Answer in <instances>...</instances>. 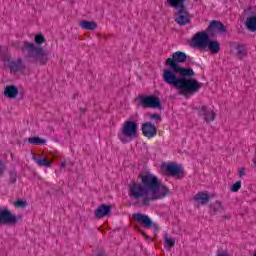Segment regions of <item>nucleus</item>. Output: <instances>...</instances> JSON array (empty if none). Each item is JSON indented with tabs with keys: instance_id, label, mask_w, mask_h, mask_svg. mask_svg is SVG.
Returning <instances> with one entry per match:
<instances>
[{
	"instance_id": "f257e3e1",
	"label": "nucleus",
	"mask_w": 256,
	"mask_h": 256,
	"mask_svg": "<svg viewBox=\"0 0 256 256\" xmlns=\"http://www.w3.org/2000/svg\"><path fill=\"white\" fill-rule=\"evenodd\" d=\"M187 61L185 52L177 51L172 54L171 58L165 61L167 69L163 70L162 79L166 85H170L174 89H178L179 95H193L197 93L203 83L197 81L195 71L191 67H182L179 63Z\"/></svg>"
},
{
	"instance_id": "f03ea898",
	"label": "nucleus",
	"mask_w": 256,
	"mask_h": 256,
	"mask_svg": "<svg viewBox=\"0 0 256 256\" xmlns=\"http://www.w3.org/2000/svg\"><path fill=\"white\" fill-rule=\"evenodd\" d=\"M138 178L141 182L132 181L129 188V195L133 199H141V207H149L151 201L164 199L169 195V188L160 182L157 176L147 173L139 174Z\"/></svg>"
},
{
	"instance_id": "7ed1b4c3",
	"label": "nucleus",
	"mask_w": 256,
	"mask_h": 256,
	"mask_svg": "<svg viewBox=\"0 0 256 256\" xmlns=\"http://www.w3.org/2000/svg\"><path fill=\"white\" fill-rule=\"evenodd\" d=\"M13 47L21 51L22 55L26 59H32V63L37 65H47L49 61V52L41 46H36L35 44L25 41L23 45L21 42H14Z\"/></svg>"
},
{
	"instance_id": "20e7f679",
	"label": "nucleus",
	"mask_w": 256,
	"mask_h": 256,
	"mask_svg": "<svg viewBox=\"0 0 256 256\" xmlns=\"http://www.w3.org/2000/svg\"><path fill=\"white\" fill-rule=\"evenodd\" d=\"M185 1L187 0H167L170 7L176 9L175 23L183 27L191 23V16H189V11H187V6H185Z\"/></svg>"
},
{
	"instance_id": "39448f33",
	"label": "nucleus",
	"mask_w": 256,
	"mask_h": 256,
	"mask_svg": "<svg viewBox=\"0 0 256 256\" xmlns=\"http://www.w3.org/2000/svg\"><path fill=\"white\" fill-rule=\"evenodd\" d=\"M139 137V126L137 122L127 120L122 125L121 133L118 134V138L122 143H129L131 139H137Z\"/></svg>"
},
{
	"instance_id": "423d86ee",
	"label": "nucleus",
	"mask_w": 256,
	"mask_h": 256,
	"mask_svg": "<svg viewBox=\"0 0 256 256\" xmlns=\"http://www.w3.org/2000/svg\"><path fill=\"white\" fill-rule=\"evenodd\" d=\"M138 107H143V109H163L161 105V99L154 95H139L137 98Z\"/></svg>"
},
{
	"instance_id": "0eeeda50",
	"label": "nucleus",
	"mask_w": 256,
	"mask_h": 256,
	"mask_svg": "<svg viewBox=\"0 0 256 256\" xmlns=\"http://www.w3.org/2000/svg\"><path fill=\"white\" fill-rule=\"evenodd\" d=\"M22 215H15L11 210L0 208V225H17L18 221H22Z\"/></svg>"
},
{
	"instance_id": "6e6552de",
	"label": "nucleus",
	"mask_w": 256,
	"mask_h": 256,
	"mask_svg": "<svg viewBox=\"0 0 256 256\" xmlns=\"http://www.w3.org/2000/svg\"><path fill=\"white\" fill-rule=\"evenodd\" d=\"M210 39L211 36L208 34L207 30L200 31L193 36L192 43L194 47H197L198 49H207Z\"/></svg>"
},
{
	"instance_id": "1a4fd4ad",
	"label": "nucleus",
	"mask_w": 256,
	"mask_h": 256,
	"mask_svg": "<svg viewBox=\"0 0 256 256\" xmlns=\"http://www.w3.org/2000/svg\"><path fill=\"white\" fill-rule=\"evenodd\" d=\"M211 39L217 38V33H227V27L221 21L212 20L206 28Z\"/></svg>"
},
{
	"instance_id": "9d476101",
	"label": "nucleus",
	"mask_w": 256,
	"mask_h": 256,
	"mask_svg": "<svg viewBox=\"0 0 256 256\" xmlns=\"http://www.w3.org/2000/svg\"><path fill=\"white\" fill-rule=\"evenodd\" d=\"M4 63L7 65L8 69H10V71H14V73L25 71L26 69V66L23 63V58L13 60L10 56H7L4 58Z\"/></svg>"
},
{
	"instance_id": "9b49d317",
	"label": "nucleus",
	"mask_w": 256,
	"mask_h": 256,
	"mask_svg": "<svg viewBox=\"0 0 256 256\" xmlns=\"http://www.w3.org/2000/svg\"><path fill=\"white\" fill-rule=\"evenodd\" d=\"M166 172L170 177H177L178 179H183V177H185V170L173 162L166 165Z\"/></svg>"
},
{
	"instance_id": "f8f14e48",
	"label": "nucleus",
	"mask_w": 256,
	"mask_h": 256,
	"mask_svg": "<svg viewBox=\"0 0 256 256\" xmlns=\"http://www.w3.org/2000/svg\"><path fill=\"white\" fill-rule=\"evenodd\" d=\"M142 135L147 139L157 137V126L152 122H145L142 124Z\"/></svg>"
},
{
	"instance_id": "ddd939ff",
	"label": "nucleus",
	"mask_w": 256,
	"mask_h": 256,
	"mask_svg": "<svg viewBox=\"0 0 256 256\" xmlns=\"http://www.w3.org/2000/svg\"><path fill=\"white\" fill-rule=\"evenodd\" d=\"M198 115L199 117H203L204 121L206 123H211L212 121H215V111L207 108V106H201L198 108Z\"/></svg>"
},
{
	"instance_id": "4468645a",
	"label": "nucleus",
	"mask_w": 256,
	"mask_h": 256,
	"mask_svg": "<svg viewBox=\"0 0 256 256\" xmlns=\"http://www.w3.org/2000/svg\"><path fill=\"white\" fill-rule=\"evenodd\" d=\"M132 218H134L138 223H142L145 229H151L153 226V220H151L150 217L145 214L135 213L132 214Z\"/></svg>"
},
{
	"instance_id": "2eb2a0df",
	"label": "nucleus",
	"mask_w": 256,
	"mask_h": 256,
	"mask_svg": "<svg viewBox=\"0 0 256 256\" xmlns=\"http://www.w3.org/2000/svg\"><path fill=\"white\" fill-rule=\"evenodd\" d=\"M111 209H113L111 205L101 204L95 210L94 215L96 219H103V217H109V215H111Z\"/></svg>"
},
{
	"instance_id": "dca6fc26",
	"label": "nucleus",
	"mask_w": 256,
	"mask_h": 256,
	"mask_svg": "<svg viewBox=\"0 0 256 256\" xmlns=\"http://www.w3.org/2000/svg\"><path fill=\"white\" fill-rule=\"evenodd\" d=\"M231 47L235 48L236 55L239 57V59H242V57H247V50L245 49V44H241L238 42H231Z\"/></svg>"
},
{
	"instance_id": "f3484780",
	"label": "nucleus",
	"mask_w": 256,
	"mask_h": 256,
	"mask_svg": "<svg viewBox=\"0 0 256 256\" xmlns=\"http://www.w3.org/2000/svg\"><path fill=\"white\" fill-rule=\"evenodd\" d=\"M194 201H196L198 205H207V203L211 201V198L209 197V194L205 192H198L196 195H194Z\"/></svg>"
},
{
	"instance_id": "a211bd4d",
	"label": "nucleus",
	"mask_w": 256,
	"mask_h": 256,
	"mask_svg": "<svg viewBox=\"0 0 256 256\" xmlns=\"http://www.w3.org/2000/svg\"><path fill=\"white\" fill-rule=\"evenodd\" d=\"M4 95L5 97H8V99H15V97L19 95V88L14 85L6 86V88L4 89Z\"/></svg>"
},
{
	"instance_id": "6ab92c4d",
	"label": "nucleus",
	"mask_w": 256,
	"mask_h": 256,
	"mask_svg": "<svg viewBox=\"0 0 256 256\" xmlns=\"http://www.w3.org/2000/svg\"><path fill=\"white\" fill-rule=\"evenodd\" d=\"M208 40L207 48L212 53V55H217L221 51V44L217 40Z\"/></svg>"
},
{
	"instance_id": "aec40b11",
	"label": "nucleus",
	"mask_w": 256,
	"mask_h": 256,
	"mask_svg": "<svg viewBox=\"0 0 256 256\" xmlns=\"http://www.w3.org/2000/svg\"><path fill=\"white\" fill-rule=\"evenodd\" d=\"M246 29L251 33L256 32V15H251L246 19L245 22Z\"/></svg>"
},
{
	"instance_id": "412c9836",
	"label": "nucleus",
	"mask_w": 256,
	"mask_h": 256,
	"mask_svg": "<svg viewBox=\"0 0 256 256\" xmlns=\"http://www.w3.org/2000/svg\"><path fill=\"white\" fill-rule=\"evenodd\" d=\"M79 25L82 29H86L87 31H95L97 28V22L94 21L82 20Z\"/></svg>"
},
{
	"instance_id": "4be33fe9",
	"label": "nucleus",
	"mask_w": 256,
	"mask_h": 256,
	"mask_svg": "<svg viewBox=\"0 0 256 256\" xmlns=\"http://www.w3.org/2000/svg\"><path fill=\"white\" fill-rule=\"evenodd\" d=\"M210 209L213 211V215H217V213H223L225 211V207H223V203L220 201H216L214 204H211Z\"/></svg>"
},
{
	"instance_id": "5701e85b",
	"label": "nucleus",
	"mask_w": 256,
	"mask_h": 256,
	"mask_svg": "<svg viewBox=\"0 0 256 256\" xmlns=\"http://www.w3.org/2000/svg\"><path fill=\"white\" fill-rule=\"evenodd\" d=\"M28 143L30 145H44V143H47V140L40 137H30L28 138Z\"/></svg>"
},
{
	"instance_id": "b1692460",
	"label": "nucleus",
	"mask_w": 256,
	"mask_h": 256,
	"mask_svg": "<svg viewBox=\"0 0 256 256\" xmlns=\"http://www.w3.org/2000/svg\"><path fill=\"white\" fill-rule=\"evenodd\" d=\"M33 159L34 161H36V163H38L40 167H51V162H49V160H47L46 158L34 157Z\"/></svg>"
},
{
	"instance_id": "393cba45",
	"label": "nucleus",
	"mask_w": 256,
	"mask_h": 256,
	"mask_svg": "<svg viewBox=\"0 0 256 256\" xmlns=\"http://www.w3.org/2000/svg\"><path fill=\"white\" fill-rule=\"evenodd\" d=\"M164 247L165 249H171L175 247V240L173 238H168L167 234L164 236Z\"/></svg>"
},
{
	"instance_id": "a878e982",
	"label": "nucleus",
	"mask_w": 256,
	"mask_h": 256,
	"mask_svg": "<svg viewBox=\"0 0 256 256\" xmlns=\"http://www.w3.org/2000/svg\"><path fill=\"white\" fill-rule=\"evenodd\" d=\"M34 41H35L36 45H41V44L45 43V36H43V34H37L34 37Z\"/></svg>"
},
{
	"instance_id": "bb28decb",
	"label": "nucleus",
	"mask_w": 256,
	"mask_h": 256,
	"mask_svg": "<svg viewBox=\"0 0 256 256\" xmlns=\"http://www.w3.org/2000/svg\"><path fill=\"white\" fill-rule=\"evenodd\" d=\"M239 189H241V180L236 181L230 188V191H232V193H237V191H239Z\"/></svg>"
},
{
	"instance_id": "cd10ccee",
	"label": "nucleus",
	"mask_w": 256,
	"mask_h": 256,
	"mask_svg": "<svg viewBox=\"0 0 256 256\" xmlns=\"http://www.w3.org/2000/svg\"><path fill=\"white\" fill-rule=\"evenodd\" d=\"M9 177L10 183H17V172L15 170L10 171Z\"/></svg>"
},
{
	"instance_id": "c85d7f7f",
	"label": "nucleus",
	"mask_w": 256,
	"mask_h": 256,
	"mask_svg": "<svg viewBox=\"0 0 256 256\" xmlns=\"http://www.w3.org/2000/svg\"><path fill=\"white\" fill-rule=\"evenodd\" d=\"M26 205H27V202L21 199H18L17 201L14 202V207H19L21 209L25 208Z\"/></svg>"
},
{
	"instance_id": "c756f323",
	"label": "nucleus",
	"mask_w": 256,
	"mask_h": 256,
	"mask_svg": "<svg viewBox=\"0 0 256 256\" xmlns=\"http://www.w3.org/2000/svg\"><path fill=\"white\" fill-rule=\"evenodd\" d=\"M150 119H154L156 121V123H161V121H162L161 116L157 113L150 114Z\"/></svg>"
},
{
	"instance_id": "7c9ffc66",
	"label": "nucleus",
	"mask_w": 256,
	"mask_h": 256,
	"mask_svg": "<svg viewBox=\"0 0 256 256\" xmlns=\"http://www.w3.org/2000/svg\"><path fill=\"white\" fill-rule=\"evenodd\" d=\"M7 170V166H5V162L3 160H0V177L5 173Z\"/></svg>"
},
{
	"instance_id": "2f4dec72",
	"label": "nucleus",
	"mask_w": 256,
	"mask_h": 256,
	"mask_svg": "<svg viewBox=\"0 0 256 256\" xmlns=\"http://www.w3.org/2000/svg\"><path fill=\"white\" fill-rule=\"evenodd\" d=\"M246 171H247V169L245 167H242L239 169L238 175H239L240 179H243V177H245Z\"/></svg>"
},
{
	"instance_id": "473e14b6",
	"label": "nucleus",
	"mask_w": 256,
	"mask_h": 256,
	"mask_svg": "<svg viewBox=\"0 0 256 256\" xmlns=\"http://www.w3.org/2000/svg\"><path fill=\"white\" fill-rule=\"evenodd\" d=\"M96 256H107V252H105L104 250L99 251Z\"/></svg>"
},
{
	"instance_id": "72a5a7b5",
	"label": "nucleus",
	"mask_w": 256,
	"mask_h": 256,
	"mask_svg": "<svg viewBox=\"0 0 256 256\" xmlns=\"http://www.w3.org/2000/svg\"><path fill=\"white\" fill-rule=\"evenodd\" d=\"M152 227L153 229H155V231H159V225H157L156 223L152 222Z\"/></svg>"
},
{
	"instance_id": "f704fd0d",
	"label": "nucleus",
	"mask_w": 256,
	"mask_h": 256,
	"mask_svg": "<svg viewBox=\"0 0 256 256\" xmlns=\"http://www.w3.org/2000/svg\"><path fill=\"white\" fill-rule=\"evenodd\" d=\"M222 219H231V214L222 215Z\"/></svg>"
},
{
	"instance_id": "c9c22d12",
	"label": "nucleus",
	"mask_w": 256,
	"mask_h": 256,
	"mask_svg": "<svg viewBox=\"0 0 256 256\" xmlns=\"http://www.w3.org/2000/svg\"><path fill=\"white\" fill-rule=\"evenodd\" d=\"M141 233L145 237V239H149V235H146L145 232H143V231Z\"/></svg>"
},
{
	"instance_id": "e433bc0d",
	"label": "nucleus",
	"mask_w": 256,
	"mask_h": 256,
	"mask_svg": "<svg viewBox=\"0 0 256 256\" xmlns=\"http://www.w3.org/2000/svg\"><path fill=\"white\" fill-rule=\"evenodd\" d=\"M80 111H82L83 113H85L86 109H85V108H80Z\"/></svg>"
},
{
	"instance_id": "4c0bfd02",
	"label": "nucleus",
	"mask_w": 256,
	"mask_h": 256,
	"mask_svg": "<svg viewBox=\"0 0 256 256\" xmlns=\"http://www.w3.org/2000/svg\"><path fill=\"white\" fill-rule=\"evenodd\" d=\"M67 165V163L64 161L62 162V167H65Z\"/></svg>"
},
{
	"instance_id": "58836bf2",
	"label": "nucleus",
	"mask_w": 256,
	"mask_h": 256,
	"mask_svg": "<svg viewBox=\"0 0 256 256\" xmlns=\"http://www.w3.org/2000/svg\"><path fill=\"white\" fill-rule=\"evenodd\" d=\"M0 53H1V46H0Z\"/></svg>"
},
{
	"instance_id": "ea45409f",
	"label": "nucleus",
	"mask_w": 256,
	"mask_h": 256,
	"mask_svg": "<svg viewBox=\"0 0 256 256\" xmlns=\"http://www.w3.org/2000/svg\"><path fill=\"white\" fill-rule=\"evenodd\" d=\"M254 256H256V253L254 254Z\"/></svg>"
}]
</instances>
